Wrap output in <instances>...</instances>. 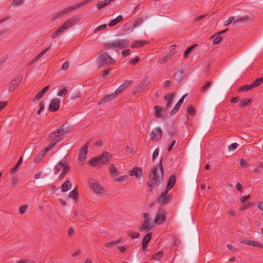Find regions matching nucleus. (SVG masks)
<instances>
[{
	"label": "nucleus",
	"instance_id": "nucleus-10",
	"mask_svg": "<svg viewBox=\"0 0 263 263\" xmlns=\"http://www.w3.org/2000/svg\"><path fill=\"white\" fill-rule=\"evenodd\" d=\"M129 175L135 176L137 179H139L143 176V171L141 167L135 166L132 170L129 171Z\"/></svg>",
	"mask_w": 263,
	"mask_h": 263
},
{
	"label": "nucleus",
	"instance_id": "nucleus-40",
	"mask_svg": "<svg viewBox=\"0 0 263 263\" xmlns=\"http://www.w3.org/2000/svg\"><path fill=\"white\" fill-rule=\"evenodd\" d=\"M33 153V149L32 148L28 147L27 148L24 152V156L25 157V158H29L32 155Z\"/></svg>",
	"mask_w": 263,
	"mask_h": 263
},
{
	"label": "nucleus",
	"instance_id": "nucleus-47",
	"mask_svg": "<svg viewBox=\"0 0 263 263\" xmlns=\"http://www.w3.org/2000/svg\"><path fill=\"white\" fill-rule=\"evenodd\" d=\"M133 83V80H127L124 83L120 85L119 87L124 91L127 87L130 86Z\"/></svg>",
	"mask_w": 263,
	"mask_h": 263
},
{
	"label": "nucleus",
	"instance_id": "nucleus-49",
	"mask_svg": "<svg viewBox=\"0 0 263 263\" xmlns=\"http://www.w3.org/2000/svg\"><path fill=\"white\" fill-rule=\"evenodd\" d=\"M186 111L191 115H195L196 113L195 109L192 105H189L187 106Z\"/></svg>",
	"mask_w": 263,
	"mask_h": 263
},
{
	"label": "nucleus",
	"instance_id": "nucleus-62",
	"mask_svg": "<svg viewBox=\"0 0 263 263\" xmlns=\"http://www.w3.org/2000/svg\"><path fill=\"white\" fill-rule=\"evenodd\" d=\"M240 165L242 167L245 168L247 167L249 165L248 162L243 159L240 160Z\"/></svg>",
	"mask_w": 263,
	"mask_h": 263
},
{
	"label": "nucleus",
	"instance_id": "nucleus-32",
	"mask_svg": "<svg viewBox=\"0 0 263 263\" xmlns=\"http://www.w3.org/2000/svg\"><path fill=\"white\" fill-rule=\"evenodd\" d=\"M109 171L110 176L111 177H117L119 175L118 171L117 170L116 167L113 164H110V166L109 167Z\"/></svg>",
	"mask_w": 263,
	"mask_h": 263
},
{
	"label": "nucleus",
	"instance_id": "nucleus-44",
	"mask_svg": "<svg viewBox=\"0 0 263 263\" xmlns=\"http://www.w3.org/2000/svg\"><path fill=\"white\" fill-rule=\"evenodd\" d=\"M109 3L108 2L107 0H105L104 1H101L97 3V8L98 9H101L106 6L108 5Z\"/></svg>",
	"mask_w": 263,
	"mask_h": 263
},
{
	"label": "nucleus",
	"instance_id": "nucleus-37",
	"mask_svg": "<svg viewBox=\"0 0 263 263\" xmlns=\"http://www.w3.org/2000/svg\"><path fill=\"white\" fill-rule=\"evenodd\" d=\"M162 133H151V138L157 141L161 139L162 137Z\"/></svg>",
	"mask_w": 263,
	"mask_h": 263
},
{
	"label": "nucleus",
	"instance_id": "nucleus-2",
	"mask_svg": "<svg viewBox=\"0 0 263 263\" xmlns=\"http://www.w3.org/2000/svg\"><path fill=\"white\" fill-rule=\"evenodd\" d=\"M115 63V60L107 52L101 53L97 58V65L99 67L112 65Z\"/></svg>",
	"mask_w": 263,
	"mask_h": 263
},
{
	"label": "nucleus",
	"instance_id": "nucleus-48",
	"mask_svg": "<svg viewBox=\"0 0 263 263\" xmlns=\"http://www.w3.org/2000/svg\"><path fill=\"white\" fill-rule=\"evenodd\" d=\"M147 17H144L143 18H140L138 20H135L133 24L132 25V27L133 28L136 27L138 26L141 25L143 22V19L146 18Z\"/></svg>",
	"mask_w": 263,
	"mask_h": 263
},
{
	"label": "nucleus",
	"instance_id": "nucleus-51",
	"mask_svg": "<svg viewBox=\"0 0 263 263\" xmlns=\"http://www.w3.org/2000/svg\"><path fill=\"white\" fill-rule=\"evenodd\" d=\"M214 39L213 42V45H217L219 44L222 41V37L219 34L216 35L214 37Z\"/></svg>",
	"mask_w": 263,
	"mask_h": 263
},
{
	"label": "nucleus",
	"instance_id": "nucleus-54",
	"mask_svg": "<svg viewBox=\"0 0 263 263\" xmlns=\"http://www.w3.org/2000/svg\"><path fill=\"white\" fill-rule=\"evenodd\" d=\"M148 76H146L140 82V85L142 86V87H145V86H147L149 82H148Z\"/></svg>",
	"mask_w": 263,
	"mask_h": 263
},
{
	"label": "nucleus",
	"instance_id": "nucleus-14",
	"mask_svg": "<svg viewBox=\"0 0 263 263\" xmlns=\"http://www.w3.org/2000/svg\"><path fill=\"white\" fill-rule=\"evenodd\" d=\"M184 71L183 69L178 70L174 74V77L175 80L178 83L183 80L184 77Z\"/></svg>",
	"mask_w": 263,
	"mask_h": 263
},
{
	"label": "nucleus",
	"instance_id": "nucleus-39",
	"mask_svg": "<svg viewBox=\"0 0 263 263\" xmlns=\"http://www.w3.org/2000/svg\"><path fill=\"white\" fill-rule=\"evenodd\" d=\"M127 235L130 237L132 239L139 238L140 234L138 232H135L132 230H128L127 232Z\"/></svg>",
	"mask_w": 263,
	"mask_h": 263
},
{
	"label": "nucleus",
	"instance_id": "nucleus-31",
	"mask_svg": "<svg viewBox=\"0 0 263 263\" xmlns=\"http://www.w3.org/2000/svg\"><path fill=\"white\" fill-rule=\"evenodd\" d=\"M52 44H51L49 47H48L47 48L42 51L40 53H39L37 55V56L32 60V62H35L36 61L39 60L40 58H41L43 56V55L45 54L46 52L50 48Z\"/></svg>",
	"mask_w": 263,
	"mask_h": 263
},
{
	"label": "nucleus",
	"instance_id": "nucleus-3",
	"mask_svg": "<svg viewBox=\"0 0 263 263\" xmlns=\"http://www.w3.org/2000/svg\"><path fill=\"white\" fill-rule=\"evenodd\" d=\"M130 44V41L127 39H122L117 40L110 43L105 44V46L109 49L110 48H120L121 49L127 47Z\"/></svg>",
	"mask_w": 263,
	"mask_h": 263
},
{
	"label": "nucleus",
	"instance_id": "nucleus-17",
	"mask_svg": "<svg viewBox=\"0 0 263 263\" xmlns=\"http://www.w3.org/2000/svg\"><path fill=\"white\" fill-rule=\"evenodd\" d=\"M68 29L67 27L63 24L56 31L52 33L51 36L52 39L56 38L59 35L62 34L64 31Z\"/></svg>",
	"mask_w": 263,
	"mask_h": 263
},
{
	"label": "nucleus",
	"instance_id": "nucleus-19",
	"mask_svg": "<svg viewBox=\"0 0 263 263\" xmlns=\"http://www.w3.org/2000/svg\"><path fill=\"white\" fill-rule=\"evenodd\" d=\"M151 222V219H150L149 218H147V219H145L143 224L140 228V229L141 230H147V231L151 230L153 227V225L150 226Z\"/></svg>",
	"mask_w": 263,
	"mask_h": 263
},
{
	"label": "nucleus",
	"instance_id": "nucleus-64",
	"mask_svg": "<svg viewBox=\"0 0 263 263\" xmlns=\"http://www.w3.org/2000/svg\"><path fill=\"white\" fill-rule=\"evenodd\" d=\"M16 263H35L33 260L29 259H22L17 261Z\"/></svg>",
	"mask_w": 263,
	"mask_h": 263
},
{
	"label": "nucleus",
	"instance_id": "nucleus-15",
	"mask_svg": "<svg viewBox=\"0 0 263 263\" xmlns=\"http://www.w3.org/2000/svg\"><path fill=\"white\" fill-rule=\"evenodd\" d=\"M73 130L72 126L69 123L66 122L61 127L57 128L54 132H70Z\"/></svg>",
	"mask_w": 263,
	"mask_h": 263
},
{
	"label": "nucleus",
	"instance_id": "nucleus-60",
	"mask_svg": "<svg viewBox=\"0 0 263 263\" xmlns=\"http://www.w3.org/2000/svg\"><path fill=\"white\" fill-rule=\"evenodd\" d=\"M142 89H143V87H142V86L139 85L135 88V89L133 91V93L134 94L139 93L142 91Z\"/></svg>",
	"mask_w": 263,
	"mask_h": 263
},
{
	"label": "nucleus",
	"instance_id": "nucleus-11",
	"mask_svg": "<svg viewBox=\"0 0 263 263\" xmlns=\"http://www.w3.org/2000/svg\"><path fill=\"white\" fill-rule=\"evenodd\" d=\"M240 241L243 244L251 245L254 247H258L263 249V243H261L258 241H255L250 239H239Z\"/></svg>",
	"mask_w": 263,
	"mask_h": 263
},
{
	"label": "nucleus",
	"instance_id": "nucleus-27",
	"mask_svg": "<svg viewBox=\"0 0 263 263\" xmlns=\"http://www.w3.org/2000/svg\"><path fill=\"white\" fill-rule=\"evenodd\" d=\"M49 88V85L45 87L44 88H43L40 92H39L36 95V96H35V97L33 100L35 101L36 99L40 100L43 97L44 93L45 92H46L48 90Z\"/></svg>",
	"mask_w": 263,
	"mask_h": 263
},
{
	"label": "nucleus",
	"instance_id": "nucleus-28",
	"mask_svg": "<svg viewBox=\"0 0 263 263\" xmlns=\"http://www.w3.org/2000/svg\"><path fill=\"white\" fill-rule=\"evenodd\" d=\"M66 133H51L47 138L48 141H53L56 138L63 136Z\"/></svg>",
	"mask_w": 263,
	"mask_h": 263
},
{
	"label": "nucleus",
	"instance_id": "nucleus-21",
	"mask_svg": "<svg viewBox=\"0 0 263 263\" xmlns=\"http://www.w3.org/2000/svg\"><path fill=\"white\" fill-rule=\"evenodd\" d=\"M21 80L17 81L16 79H13L11 81L8 87V91L11 92L14 91L19 85Z\"/></svg>",
	"mask_w": 263,
	"mask_h": 263
},
{
	"label": "nucleus",
	"instance_id": "nucleus-43",
	"mask_svg": "<svg viewBox=\"0 0 263 263\" xmlns=\"http://www.w3.org/2000/svg\"><path fill=\"white\" fill-rule=\"evenodd\" d=\"M197 44H194L189 47H188L184 51L183 55L185 58H186L188 55L192 52L193 49L195 48V47L197 46Z\"/></svg>",
	"mask_w": 263,
	"mask_h": 263
},
{
	"label": "nucleus",
	"instance_id": "nucleus-16",
	"mask_svg": "<svg viewBox=\"0 0 263 263\" xmlns=\"http://www.w3.org/2000/svg\"><path fill=\"white\" fill-rule=\"evenodd\" d=\"M186 94L183 96L180 99V100H179V101L177 103V104H176L175 107L172 110V111H171V113H170V115L171 116H173L174 114H175L177 111L179 109V108H180V106L181 105V104L183 103V101H184V99L186 96Z\"/></svg>",
	"mask_w": 263,
	"mask_h": 263
},
{
	"label": "nucleus",
	"instance_id": "nucleus-24",
	"mask_svg": "<svg viewBox=\"0 0 263 263\" xmlns=\"http://www.w3.org/2000/svg\"><path fill=\"white\" fill-rule=\"evenodd\" d=\"M148 43L147 41H135L134 43H133L131 46L133 48H138L139 47H141L144 46L145 45Z\"/></svg>",
	"mask_w": 263,
	"mask_h": 263
},
{
	"label": "nucleus",
	"instance_id": "nucleus-7",
	"mask_svg": "<svg viewBox=\"0 0 263 263\" xmlns=\"http://www.w3.org/2000/svg\"><path fill=\"white\" fill-rule=\"evenodd\" d=\"M60 105V100L58 98H55L51 100V102L49 106V110L51 112H55L57 111Z\"/></svg>",
	"mask_w": 263,
	"mask_h": 263
},
{
	"label": "nucleus",
	"instance_id": "nucleus-23",
	"mask_svg": "<svg viewBox=\"0 0 263 263\" xmlns=\"http://www.w3.org/2000/svg\"><path fill=\"white\" fill-rule=\"evenodd\" d=\"M253 19V15H246L244 17H240L238 19V21L239 23H249L252 21Z\"/></svg>",
	"mask_w": 263,
	"mask_h": 263
},
{
	"label": "nucleus",
	"instance_id": "nucleus-1",
	"mask_svg": "<svg viewBox=\"0 0 263 263\" xmlns=\"http://www.w3.org/2000/svg\"><path fill=\"white\" fill-rule=\"evenodd\" d=\"M163 158L161 157L160 162L151 171L148 178L154 186H157L162 182L164 178V169L162 165Z\"/></svg>",
	"mask_w": 263,
	"mask_h": 263
},
{
	"label": "nucleus",
	"instance_id": "nucleus-41",
	"mask_svg": "<svg viewBox=\"0 0 263 263\" xmlns=\"http://www.w3.org/2000/svg\"><path fill=\"white\" fill-rule=\"evenodd\" d=\"M98 161H99V159H97V158H91L88 162V164H90V165H91L92 166H97V167L98 168H99L100 167V166L99 165Z\"/></svg>",
	"mask_w": 263,
	"mask_h": 263
},
{
	"label": "nucleus",
	"instance_id": "nucleus-18",
	"mask_svg": "<svg viewBox=\"0 0 263 263\" xmlns=\"http://www.w3.org/2000/svg\"><path fill=\"white\" fill-rule=\"evenodd\" d=\"M166 216L164 213L157 214L155 218V223L157 224H162L166 220Z\"/></svg>",
	"mask_w": 263,
	"mask_h": 263
},
{
	"label": "nucleus",
	"instance_id": "nucleus-33",
	"mask_svg": "<svg viewBox=\"0 0 263 263\" xmlns=\"http://www.w3.org/2000/svg\"><path fill=\"white\" fill-rule=\"evenodd\" d=\"M61 140V139H58L55 141H52L48 145L45 147L43 150L46 153L48 151L51 149L54 146H55L58 142Z\"/></svg>",
	"mask_w": 263,
	"mask_h": 263
},
{
	"label": "nucleus",
	"instance_id": "nucleus-4",
	"mask_svg": "<svg viewBox=\"0 0 263 263\" xmlns=\"http://www.w3.org/2000/svg\"><path fill=\"white\" fill-rule=\"evenodd\" d=\"M199 172L200 166L198 165L191 168L187 173L189 180L193 183H197Z\"/></svg>",
	"mask_w": 263,
	"mask_h": 263
},
{
	"label": "nucleus",
	"instance_id": "nucleus-12",
	"mask_svg": "<svg viewBox=\"0 0 263 263\" xmlns=\"http://www.w3.org/2000/svg\"><path fill=\"white\" fill-rule=\"evenodd\" d=\"M167 193L168 192H166L165 190L161 193L158 199V202L159 204L164 205L168 203L169 199L166 197Z\"/></svg>",
	"mask_w": 263,
	"mask_h": 263
},
{
	"label": "nucleus",
	"instance_id": "nucleus-22",
	"mask_svg": "<svg viewBox=\"0 0 263 263\" xmlns=\"http://www.w3.org/2000/svg\"><path fill=\"white\" fill-rule=\"evenodd\" d=\"M114 95L112 93L109 95H105L99 102L98 104L101 105L107 102L111 101L114 99Z\"/></svg>",
	"mask_w": 263,
	"mask_h": 263
},
{
	"label": "nucleus",
	"instance_id": "nucleus-53",
	"mask_svg": "<svg viewBox=\"0 0 263 263\" xmlns=\"http://www.w3.org/2000/svg\"><path fill=\"white\" fill-rule=\"evenodd\" d=\"M92 1L93 0H84L83 2L76 4L77 9L80 8L81 7H83V6H84L85 5H86V4H87L88 3Z\"/></svg>",
	"mask_w": 263,
	"mask_h": 263
},
{
	"label": "nucleus",
	"instance_id": "nucleus-45",
	"mask_svg": "<svg viewBox=\"0 0 263 263\" xmlns=\"http://www.w3.org/2000/svg\"><path fill=\"white\" fill-rule=\"evenodd\" d=\"M263 82V78L260 77L259 78L256 79L252 83L253 87L255 88L258 86Z\"/></svg>",
	"mask_w": 263,
	"mask_h": 263
},
{
	"label": "nucleus",
	"instance_id": "nucleus-9",
	"mask_svg": "<svg viewBox=\"0 0 263 263\" xmlns=\"http://www.w3.org/2000/svg\"><path fill=\"white\" fill-rule=\"evenodd\" d=\"M110 154L107 152H104L97 159H99L98 163L99 166L101 164H105L109 161Z\"/></svg>",
	"mask_w": 263,
	"mask_h": 263
},
{
	"label": "nucleus",
	"instance_id": "nucleus-57",
	"mask_svg": "<svg viewBox=\"0 0 263 263\" xmlns=\"http://www.w3.org/2000/svg\"><path fill=\"white\" fill-rule=\"evenodd\" d=\"M174 95V93H167L164 96V100H165V101H167V100L173 101Z\"/></svg>",
	"mask_w": 263,
	"mask_h": 263
},
{
	"label": "nucleus",
	"instance_id": "nucleus-61",
	"mask_svg": "<svg viewBox=\"0 0 263 263\" xmlns=\"http://www.w3.org/2000/svg\"><path fill=\"white\" fill-rule=\"evenodd\" d=\"M173 245L175 247H178L180 245V239L175 236H173Z\"/></svg>",
	"mask_w": 263,
	"mask_h": 263
},
{
	"label": "nucleus",
	"instance_id": "nucleus-30",
	"mask_svg": "<svg viewBox=\"0 0 263 263\" xmlns=\"http://www.w3.org/2000/svg\"><path fill=\"white\" fill-rule=\"evenodd\" d=\"M70 166L68 165H65L63 167V171L61 173L59 179H62L64 178L67 173L70 172Z\"/></svg>",
	"mask_w": 263,
	"mask_h": 263
},
{
	"label": "nucleus",
	"instance_id": "nucleus-13",
	"mask_svg": "<svg viewBox=\"0 0 263 263\" xmlns=\"http://www.w3.org/2000/svg\"><path fill=\"white\" fill-rule=\"evenodd\" d=\"M176 183V176L175 174H172L167 183L166 187L165 189V190H166V192H168L170 190H171L174 186L175 185Z\"/></svg>",
	"mask_w": 263,
	"mask_h": 263
},
{
	"label": "nucleus",
	"instance_id": "nucleus-35",
	"mask_svg": "<svg viewBox=\"0 0 263 263\" xmlns=\"http://www.w3.org/2000/svg\"><path fill=\"white\" fill-rule=\"evenodd\" d=\"M46 153L43 150L41 151L34 159V163L40 162L45 156Z\"/></svg>",
	"mask_w": 263,
	"mask_h": 263
},
{
	"label": "nucleus",
	"instance_id": "nucleus-52",
	"mask_svg": "<svg viewBox=\"0 0 263 263\" xmlns=\"http://www.w3.org/2000/svg\"><path fill=\"white\" fill-rule=\"evenodd\" d=\"M254 87H253L252 84H251V85H246L240 87L239 88V91H247L248 90H251Z\"/></svg>",
	"mask_w": 263,
	"mask_h": 263
},
{
	"label": "nucleus",
	"instance_id": "nucleus-36",
	"mask_svg": "<svg viewBox=\"0 0 263 263\" xmlns=\"http://www.w3.org/2000/svg\"><path fill=\"white\" fill-rule=\"evenodd\" d=\"M152 235H153L152 232L148 233L147 234H146L143 238L142 243L148 245V243L151 241Z\"/></svg>",
	"mask_w": 263,
	"mask_h": 263
},
{
	"label": "nucleus",
	"instance_id": "nucleus-25",
	"mask_svg": "<svg viewBox=\"0 0 263 263\" xmlns=\"http://www.w3.org/2000/svg\"><path fill=\"white\" fill-rule=\"evenodd\" d=\"M71 182L69 180H67L62 184L61 186V191L62 192L68 191L71 188Z\"/></svg>",
	"mask_w": 263,
	"mask_h": 263
},
{
	"label": "nucleus",
	"instance_id": "nucleus-20",
	"mask_svg": "<svg viewBox=\"0 0 263 263\" xmlns=\"http://www.w3.org/2000/svg\"><path fill=\"white\" fill-rule=\"evenodd\" d=\"M67 163V158L66 156L64 157V158L62 160L61 162H60L58 165L55 166L54 168V173L58 174L61 171L62 168H63L65 164Z\"/></svg>",
	"mask_w": 263,
	"mask_h": 263
},
{
	"label": "nucleus",
	"instance_id": "nucleus-59",
	"mask_svg": "<svg viewBox=\"0 0 263 263\" xmlns=\"http://www.w3.org/2000/svg\"><path fill=\"white\" fill-rule=\"evenodd\" d=\"M68 92V90L66 88H64L63 89H62L61 90H60L58 93V96H60V97H64Z\"/></svg>",
	"mask_w": 263,
	"mask_h": 263
},
{
	"label": "nucleus",
	"instance_id": "nucleus-5",
	"mask_svg": "<svg viewBox=\"0 0 263 263\" xmlns=\"http://www.w3.org/2000/svg\"><path fill=\"white\" fill-rule=\"evenodd\" d=\"M89 184L90 187L95 192L98 194H101L103 192V187L102 186L94 179L89 180Z\"/></svg>",
	"mask_w": 263,
	"mask_h": 263
},
{
	"label": "nucleus",
	"instance_id": "nucleus-55",
	"mask_svg": "<svg viewBox=\"0 0 263 263\" xmlns=\"http://www.w3.org/2000/svg\"><path fill=\"white\" fill-rule=\"evenodd\" d=\"M173 55V54H172V53H170L167 54H166L165 56H164L163 58H162L161 60H160V63L161 64H164L166 61L169 59L170 58H171L172 57V56Z\"/></svg>",
	"mask_w": 263,
	"mask_h": 263
},
{
	"label": "nucleus",
	"instance_id": "nucleus-58",
	"mask_svg": "<svg viewBox=\"0 0 263 263\" xmlns=\"http://www.w3.org/2000/svg\"><path fill=\"white\" fill-rule=\"evenodd\" d=\"M140 58L139 57H136L134 59H132L129 63L131 65H136L140 61Z\"/></svg>",
	"mask_w": 263,
	"mask_h": 263
},
{
	"label": "nucleus",
	"instance_id": "nucleus-8",
	"mask_svg": "<svg viewBox=\"0 0 263 263\" xmlns=\"http://www.w3.org/2000/svg\"><path fill=\"white\" fill-rule=\"evenodd\" d=\"M81 19L80 15L74 16L68 18L63 24L67 29L77 24Z\"/></svg>",
	"mask_w": 263,
	"mask_h": 263
},
{
	"label": "nucleus",
	"instance_id": "nucleus-42",
	"mask_svg": "<svg viewBox=\"0 0 263 263\" xmlns=\"http://www.w3.org/2000/svg\"><path fill=\"white\" fill-rule=\"evenodd\" d=\"M163 256V252L159 251L152 256V258L156 260H160Z\"/></svg>",
	"mask_w": 263,
	"mask_h": 263
},
{
	"label": "nucleus",
	"instance_id": "nucleus-38",
	"mask_svg": "<svg viewBox=\"0 0 263 263\" xmlns=\"http://www.w3.org/2000/svg\"><path fill=\"white\" fill-rule=\"evenodd\" d=\"M252 102V100L250 99H246L243 101L241 100L239 104V106L240 107H243L247 106H249L251 104Z\"/></svg>",
	"mask_w": 263,
	"mask_h": 263
},
{
	"label": "nucleus",
	"instance_id": "nucleus-29",
	"mask_svg": "<svg viewBox=\"0 0 263 263\" xmlns=\"http://www.w3.org/2000/svg\"><path fill=\"white\" fill-rule=\"evenodd\" d=\"M123 19V17L122 15H119L116 18L111 20L108 24V26L109 27H113L117 24L122 21Z\"/></svg>",
	"mask_w": 263,
	"mask_h": 263
},
{
	"label": "nucleus",
	"instance_id": "nucleus-63",
	"mask_svg": "<svg viewBox=\"0 0 263 263\" xmlns=\"http://www.w3.org/2000/svg\"><path fill=\"white\" fill-rule=\"evenodd\" d=\"M28 206L27 205H22L19 208V212L21 214H23L25 213Z\"/></svg>",
	"mask_w": 263,
	"mask_h": 263
},
{
	"label": "nucleus",
	"instance_id": "nucleus-46",
	"mask_svg": "<svg viewBox=\"0 0 263 263\" xmlns=\"http://www.w3.org/2000/svg\"><path fill=\"white\" fill-rule=\"evenodd\" d=\"M121 242V239H118L116 240H113L111 241L108 242H106L104 244V246H105L107 248H109L111 247V246L113 245H116Z\"/></svg>",
	"mask_w": 263,
	"mask_h": 263
},
{
	"label": "nucleus",
	"instance_id": "nucleus-34",
	"mask_svg": "<svg viewBox=\"0 0 263 263\" xmlns=\"http://www.w3.org/2000/svg\"><path fill=\"white\" fill-rule=\"evenodd\" d=\"M154 115L156 118H160L162 116L161 112L163 111V109L161 107L158 105H156L154 106Z\"/></svg>",
	"mask_w": 263,
	"mask_h": 263
},
{
	"label": "nucleus",
	"instance_id": "nucleus-26",
	"mask_svg": "<svg viewBox=\"0 0 263 263\" xmlns=\"http://www.w3.org/2000/svg\"><path fill=\"white\" fill-rule=\"evenodd\" d=\"M68 197L74 199V200L78 199L79 197V194L76 188H74L72 191L69 193Z\"/></svg>",
	"mask_w": 263,
	"mask_h": 263
},
{
	"label": "nucleus",
	"instance_id": "nucleus-50",
	"mask_svg": "<svg viewBox=\"0 0 263 263\" xmlns=\"http://www.w3.org/2000/svg\"><path fill=\"white\" fill-rule=\"evenodd\" d=\"M212 84L211 81H206L205 84L201 87V92L206 91L211 87Z\"/></svg>",
	"mask_w": 263,
	"mask_h": 263
},
{
	"label": "nucleus",
	"instance_id": "nucleus-56",
	"mask_svg": "<svg viewBox=\"0 0 263 263\" xmlns=\"http://www.w3.org/2000/svg\"><path fill=\"white\" fill-rule=\"evenodd\" d=\"M159 147H157L153 154V156H152V161L153 162H154L156 160V159L157 158V157H158V154H159Z\"/></svg>",
	"mask_w": 263,
	"mask_h": 263
},
{
	"label": "nucleus",
	"instance_id": "nucleus-6",
	"mask_svg": "<svg viewBox=\"0 0 263 263\" xmlns=\"http://www.w3.org/2000/svg\"><path fill=\"white\" fill-rule=\"evenodd\" d=\"M89 142L90 141L86 142L80 150L79 153V160L80 162L84 163L86 159Z\"/></svg>",
	"mask_w": 263,
	"mask_h": 263
}]
</instances>
